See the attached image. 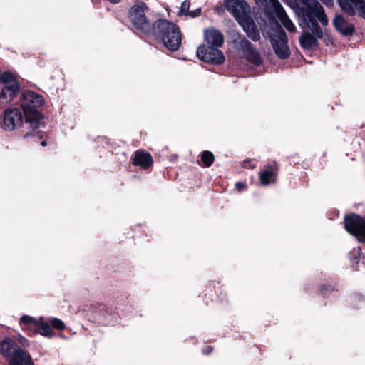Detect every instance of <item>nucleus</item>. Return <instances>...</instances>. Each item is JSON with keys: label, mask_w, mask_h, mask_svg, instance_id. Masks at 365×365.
I'll return each instance as SVG.
<instances>
[{"label": "nucleus", "mask_w": 365, "mask_h": 365, "mask_svg": "<svg viewBox=\"0 0 365 365\" xmlns=\"http://www.w3.org/2000/svg\"><path fill=\"white\" fill-rule=\"evenodd\" d=\"M23 123V115L18 108L6 109L1 117V126L6 131L14 130Z\"/></svg>", "instance_id": "8"}, {"label": "nucleus", "mask_w": 365, "mask_h": 365, "mask_svg": "<svg viewBox=\"0 0 365 365\" xmlns=\"http://www.w3.org/2000/svg\"><path fill=\"white\" fill-rule=\"evenodd\" d=\"M240 47L246 58L252 63L259 65L261 63V57L259 52L252 47L251 43L247 40L241 41Z\"/></svg>", "instance_id": "15"}, {"label": "nucleus", "mask_w": 365, "mask_h": 365, "mask_svg": "<svg viewBox=\"0 0 365 365\" xmlns=\"http://www.w3.org/2000/svg\"><path fill=\"white\" fill-rule=\"evenodd\" d=\"M108 1L113 4H117V3L120 2L121 0H108Z\"/></svg>", "instance_id": "30"}, {"label": "nucleus", "mask_w": 365, "mask_h": 365, "mask_svg": "<svg viewBox=\"0 0 365 365\" xmlns=\"http://www.w3.org/2000/svg\"><path fill=\"white\" fill-rule=\"evenodd\" d=\"M20 86L18 83L3 85L0 92V104L6 105L16 96L19 92Z\"/></svg>", "instance_id": "13"}, {"label": "nucleus", "mask_w": 365, "mask_h": 365, "mask_svg": "<svg viewBox=\"0 0 365 365\" xmlns=\"http://www.w3.org/2000/svg\"><path fill=\"white\" fill-rule=\"evenodd\" d=\"M0 351L10 365H34L29 353L20 349L10 339H5L1 342Z\"/></svg>", "instance_id": "5"}, {"label": "nucleus", "mask_w": 365, "mask_h": 365, "mask_svg": "<svg viewBox=\"0 0 365 365\" xmlns=\"http://www.w3.org/2000/svg\"><path fill=\"white\" fill-rule=\"evenodd\" d=\"M43 103V96L34 91L26 90L21 94V108L26 122L30 124L34 130L39 127V122L42 118L39 109Z\"/></svg>", "instance_id": "3"}, {"label": "nucleus", "mask_w": 365, "mask_h": 365, "mask_svg": "<svg viewBox=\"0 0 365 365\" xmlns=\"http://www.w3.org/2000/svg\"><path fill=\"white\" fill-rule=\"evenodd\" d=\"M38 321L32 317L24 315L20 319V324L24 329L34 331L36 329Z\"/></svg>", "instance_id": "19"}, {"label": "nucleus", "mask_w": 365, "mask_h": 365, "mask_svg": "<svg viewBox=\"0 0 365 365\" xmlns=\"http://www.w3.org/2000/svg\"><path fill=\"white\" fill-rule=\"evenodd\" d=\"M212 348L211 346H207L204 350H203V353L205 354H209L212 351Z\"/></svg>", "instance_id": "29"}, {"label": "nucleus", "mask_w": 365, "mask_h": 365, "mask_svg": "<svg viewBox=\"0 0 365 365\" xmlns=\"http://www.w3.org/2000/svg\"><path fill=\"white\" fill-rule=\"evenodd\" d=\"M19 342L24 346H29V341L24 336H20L19 338Z\"/></svg>", "instance_id": "26"}, {"label": "nucleus", "mask_w": 365, "mask_h": 365, "mask_svg": "<svg viewBox=\"0 0 365 365\" xmlns=\"http://www.w3.org/2000/svg\"><path fill=\"white\" fill-rule=\"evenodd\" d=\"M271 44L276 55L281 59H286L290 55L289 46L287 45L288 38L283 29H280L278 34L273 35L270 38Z\"/></svg>", "instance_id": "10"}, {"label": "nucleus", "mask_w": 365, "mask_h": 365, "mask_svg": "<svg viewBox=\"0 0 365 365\" xmlns=\"http://www.w3.org/2000/svg\"><path fill=\"white\" fill-rule=\"evenodd\" d=\"M214 155L211 152L205 150L202 153L201 160L204 167H210L214 162Z\"/></svg>", "instance_id": "21"}, {"label": "nucleus", "mask_w": 365, "mask_h": 365, "mask_svg": "<svg viewBox=\"0 0 365 365\" xmlns=\"http://www.w3.org/2000/svg\"><path fill=\"white\" fill-rule=\"evenodd\" d=\"M215 11H216L217 12H220V11H221V9H220V8H218V7H216V8H215Z\"/></svg>", "instance_id": "34"}, {"label": "nucleus", "mask_w": 365, "mask_h": 365, "mask_svg": "<svg viewBox=\"0 0 365 365\" xmlns=\"http://www.w3.org/2000/svg\"><path fill=\"white\" fill-rule=\"evenodd\" d=\"M324 4H326L327 6H331L333 5L334 4V1L333 0H321Z\"/></svg>", "instance_id": "27"}, {"label": "nucleus", "mask_w": 365, "mask_h": 365, "mask_svg": "<svg viewBox=\"0 0 365 365\" xmlns=\"http://www.w3.org/2000/svg\"><path fill=\"white\" fill-rule=\"evenodd\" d=\"M255 165H251V164H250V165H245V168H247V167L252 168V167H255Z\"/></svg>", "instance_id": "33"}, {"label": "nucleus", "mask_w": 365, "mask_h": 365, "mask_svg": "<svg viewBox=\"0 0 365 365\" xmlns=\"http://www.w3.org/2000/svg\"><path fill=\"white\" fill-rule=\"evenodd\" d=\"M205 41L212 47L218 48L224 43V36L221 31L215 28H210L204 31Z\"/></svg>", "instance_id": "14"}, {"label": "nucleus", "mask_w": 365, "mask_h": 365, "mask_svg": "<svg viewBox=\"0 0 365 365\" xmlns=\"http://www.w3.org/2000/svg\"><path fill=\"white\" fill-rule=\"evenodd\" d=\"M133 163L135 165L140 166L143 169H147L153 163V158L150 153L143 150H137L134 153Z\"/></svg>", "instance_id": "16"}, {"label": "nucleus", "mask_w": 365, "mask_h": 365, "mask_svg": "<svg viewBox=\"0 0 365 365\" xmlns=\"http://www.w3.org/2000/svg\"><path fill=\"white\" fill-rule=\"evenodd\" d=\"M333 24L336 30L344 36H351L355 31L354 24L339 14L335 16Z\"/></svg>", "instance_id": "12"}, {"label": "nucleus", "mask_w": 365, "mask_h": 365, "mask_svg": "<svg viewBox=\"0 0 365 365\" xmlns=\"http://www.w3.org/2000/svg\"><path fill=\"white\" fill-rule=\"evenodd\" d=\"M225 6L242 26L249 38L255 41L260 39L259 32L254 21L247 15L248 5L244 0H225Z\"/></svg>", "instance_id": "2"}, {"label": "nucleus", "mask_w": 365, "mask_h": 365, "mask_svg": "<svg viewBox=\"0 0 365 365\" xmlns=\"http://www.w3.org/2000/svg\"><path fill=\"white\" fill-rule=\"evenodd\" d=\"M34 331L38 332L46 337H51L53 336V331L50 325L47 322L43 321L42 318L39 319L36 325V329Z\"/></svg>", "instance_id": "20"}, {"label": "nucleus", "mask_w": 365, "mask_h": 365, "mask_svg": "<svg viewBox=\"0 0 365 365\" xmlns=\"http://www.w3.org/2000/svg\"><path fill=\"white\" fill-rule=\"evenodd\" d=\"M0 82L3 83V85H8L13 83H17V81L15 79V76L9 72H5L0 75Z\"/></svg>", "instance_id": "22"}, {"label": "nucleus", "mask_w": 365, "mask_h": 365, "mask_svg": "<svg viewBox=\"0 0 365 365\" xmlns=\"http://www.w3.org/2000/svg\"><path fill=\"white\" fill-rule=\"evenodd\" d=\"M41 145L42 146H46V141H42V142L41 143Z\"/></svg>", "instance_id": "32"}, {"label": "nucleus", "mask_w": 365, "mask_h": 365, "mask_svg": "<svg viewBox=\"0 0 365 365\" xmlns=\"http://www.w3.org/2000/svg\"><path fill=\"white\" fill-rule=\"evenodd\" d=\"M52 327L59 330H63L65 328L64 323L59 319L53 318L50 321Z\"/></svg>", "instance_id": "24"}, {"label": "nucleus", "mask_w": 365, "mask_h": 365, "mask_svg": "<svg viewBox=\"0 0 365 365\" xmlns=\"http://www.w3.org/2000/svg\"><path fill=\"white\" fill-rule=\"evenodd\" d=\"M190 3L189 1H184L180 6V13L182 15L190 16L191 12L189 11Z\"/></svg>", "instance_id": "23"}, {"label": "nucleus", "mask_w": 365, "mask_h": 365, "mask_svg": "<svg viewBox=\"0 0 365 365\" xmlns=\"http://www.w3.org/2000/svg\"><path fill=\"white\" fill-rule=\"evenodd\" d=\"M147 6L145 3L135 4L130 9V19L135 26V29L139 31L148 34L153 29L150 23L147 20L145 15V9Z\"/></svg>", "instance_id": "6"}, {"label": "nucleus", "mask_w": 365, "mask_h": 365, "mask_svg": "<svg viewBox=\"0 0 365 365\" xmlns=\"http://www.w3.org/2000/svg\"><path fill=\"white\" fill-rule=\"evenodd\" d=\"M304 21L312 34L304 32L299 38L302 48L312 49L317 46V38L323 36V32L317 23L319 21L323 26L328 24V18L324 10L317 0H305V6L302 9Z\"/></svg>", "instance_id": "1"}, {"label": "nucleus", "mask_w": 365, "mask_h": 365, "mask_svg": "<svg viewBox=\"0 0 365 365\" xmlns=\"http://www.w3.org/2000/svg\"><path fill=\"white\" fill-rule=\"evenodd\" d=\"M344 227L348 232L360 242H365V218L352 214L344 218Z\"/></svg>", "instance_id": "7"}, {"label": "nucleus", "mask_w": 365, "mask_h": 365, "mask_svg": "<svg viewBox=\"0 0 365 365\" xmlns=\"http://www.w3.org/2000/svg\"><path fill=\"white\" fill-rule=\"evenodd\" d=\"M277 177V171L272 167L268 166L267 169L262 170L259 174V180L262 185H267L274 182Z\"/></svg>", "instance_id": "18"}, {"label": "nucleus", "mask_w": 365, "mask_h": 365, "mask_svg": "<svg viewBox=\"0 0 365 365\" xmlns=\"http://www.w3.org/2000/svg\"><path fill=\"white\" fill-rule=\"evenodd\" d=\"M31 135H33V134H29V133H27V134L24 135V138H29V136H31Z\"/></svg>", "instance_id": "31"}, {"label": "nucleus", "mask_w": 365, "mask_h": 365, "mask_svg": "<svg viewBox=\"0 0 365 365\" xmlns=\"http://www.w3.org/2000/svg\"><path fill=\"white\" fill-rule=\"evenodd\" d=\"M277 16L281 21V23L283 24L284 28L289 32H295L296 31V27L290 18L287 14L286 11H284V8L282 6V5H279L276 7L275 9Z\"/></svg>", "instance_id": "17"}, {"label": "nucleus", "mask_w": 365, "mask_h": 365, "mask_svg": "<svg viewBox=\"0 0 365 365\" xmlns=\"http://www.w3.org/2000/svg\"><path fill=\"white\" fill-rule=\"evenodd\" d=\"M340 7L349 15L356 14L365 19V0H338Z\"/></svg>", "instance_id": "11"}, {"label": "nucleus", "mask_w": 365, "mask_h": 365, "mask_svg": "<svg viewBox=\"0 0 365 365\" xmlns=\"http://www.w3.org/2000/svg\"><path fill=\"white\" fill-rule=\"evenodd\" d=\"M200 14V9H198L193 13L191 12L190 16L194 17V16H198Z\"/></svg>", "instance_id": "28"}, {"label": "nucleus", "mask_w": 365, "mask_h": 365, "mask_svg": "<svg viewBox=\"0 0 365 365\" xmlns=\"http://www.w3.org/2000/svg\"><path fill=\"white\" fill-rule=\"evenodd\" d=\"M156 29L159 37L168 50L175 51L179 48L182 36L177 25L167 20L160 19L156 21Z\"/></svg>", "instance_id": "4"}, {"label": "nucleus", "mask_w": 365, "mask_h": 365, "mask_svg": "<svg viewBox=\"0 0 365 365\" xmlns=\"http://www.w3.org/2000/svg\"><path fill=\"white\" fill-rule=\"evenodd\" d=\"M197 56L200 60L213 64H222L225 60L222 52L215 47L200 46L197 49Z\"/></svg>", "instance_id": "9"}, {"label": "nucleus", "mask_w": 365, "mask_h": 365, "mask_svg": "<svg viewBox=\"0 0 365 365\" xmlns=\"http://www.w3.org/2000/svg\"><path fill=\"white\" fill-rule=\"evenodd\" d=\"M235 187L239 192L244 190L246 188L245 184L241 182H237L235 184Z\"/></svg>", "instance_id": "25"}]
</instances>
